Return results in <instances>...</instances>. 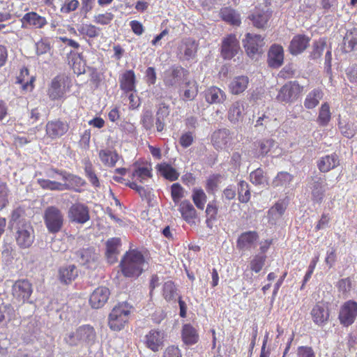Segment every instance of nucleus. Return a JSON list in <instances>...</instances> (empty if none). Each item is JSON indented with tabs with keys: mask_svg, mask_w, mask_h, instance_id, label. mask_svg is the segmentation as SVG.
Returning <instances> with one entry per match:
<instances>
[{
	"mask_svg": "<svg viewBox=\"0 0 357 357\" xmlns=\"http://www.w3.org/2000/svg\"><path fill=\"white\" fill-rule=\"evenodd\" d=\"M270 15L266 13L253 14L250 16L255 26L257 28H264L269 20Z\"/></svg>",
	"mask_w": 357,
	"mask_h": 357,
	"instance_id": "nucleus-53",
	"label": "nucleus"
},
{
	"mask_svg": "<svg viewBox=\"0 0 357 357\" xmlns=\"http://www.w3.org/2000/svg\"><path fill=\"white\" fill-rule=\"evenodd\" d=\"M51 50V44L47 38H42L36 43V51L38 55L45 54Z\"/></svg>",
	"mask_w": 357,
	"mask_h": 357,
	"instance_id": "nucleus-57",
	"label": "nucleus"
},
{
	"mask_svg": "<svg viewBox=\"0 0 357 357\" xmlns=\"http://www.w3.org/2000/svg\"><path fill=\"white\" fill-rule=\"evenodd\" d=\"M24 75H29V70L26 68L21 71L20 76L18 77V82L22 84V88L24 91H31L34 87L33 82L35 81V78L31 77L29 79L25 81L24 78H22Z\"/></svg>",
	"mask_w": 357,
	"mask_h": 357,
	"instance_id": "nucleus-54",
	"label": "nucleus"
},
{
	"mask_svg": "<svg viewBox=\"0 0 357 357\" xmlns=\"http://www.w3.org/2000/svg\"><path fill=\"white\" fill-rule=\"evenodd\" d=\"M162 296L164 298L169 301H176V299L180 296L178 293V289L172 281H167L165 282L162 289Z\"/></svg>",
	"mask_w": 357,
	"mask_h": 357,
	"instance_id": "nucleus-43",
	"label": "nucleus"
},
{
	"mask_svg": "<svg viewBox=\"0 0 357 357\" xmlns=\"http://www.w3.org/2000/svg\"><path fill=\"white\" fill-rule=\"evenodd\" d=\"M142 269H118L116 272V278H136L142 273Z\"/></svg>",
	"mask_w": 357,
	"mask_h": 357,
	"instance_id": "nucleus-63",
	"label": "nucleus"
},
{
	"mask_svg": "<svg viewBox=\"0 0 357 357\" xmlns=\"http://www.w3.org/2000/svg\"><path fill=\"white\" fill-rule=\"evenodd\" d=\"M82 344L92 345L94 344L96 334L93 327L89 325H84L78 328Z\"/></svg>",
	"mask_w": 357,
	"mask_h": 357,
	"instance_id": "nucleus-36",
	"label": "nucleus"
},
{
	"mask_svg": "<svg viewBox=\"0 0 357 357\" xmlns=\"http://www.w3.org/2000/svg\"><path fill=\"white\" fill-rule=\"evenodd\" d=\"M245 114L244 102L241 100H237L234 102L229 107L227 118L231 123L235 124L243 121Z\"/></svg>",
	"mask_w": 357,
	"mask_h": 357,
	"instance_id": "nucleus-19",
	"label": "nucleus"
},
{
	"mask_svg": "<svg viewBox=\"0 0 357 357\" xmlns=\"http://www.w3.org/2000/svg\"><path fill=\"white\" fill-rule=\"evenodd\" d=\"M105 256L109 264H113L118 261L119 255V248L121 246V241L120 238H110L106 241Z\"/></svg>",
	"mask_w": 357,
	"mask_h": 357,
	"instance_id": "nucleus-16",
	"label": "nucleus"
},
{
	"mask_svg": "<svg viewBox=\"0 0 357 357\" xmlns=\"http://www.w3.org/2000/svg\"><path fill=\"white\" fill-rule=\"evenodd\" d=\"M114 14L109 12L98 14L94 16L93 21L98 24L107 25L111 23L114 19Z\"/></svg>",
	"mask_w": 357,
	"mask_h": 357,
	"instance_id": "nucleus-61",
	"label": "nucleus"
},
{
	"mask_svg": "<svg viewBox=\"0 0 357 357\" xmlns=\"http://www.w3.org/2000/svg\"><path fill=\"white\" fill-rule=\"evenodd\" d=\"M340 165V158L335 153L322 156L317 162L319 170L322 173H327L335 169Z\"/></svg>",
	"mask_w": 357,
	"mask_h": 357,
	"instance_id": "nucleus-15",
	"label": "nucleus"
},
{
	"mask_svg": "<svg viewBox=\"0 0 357 357\" xmlns=\"http://www.w3.org/2000/svg\"><path fill=\"white\" fill-rule=\"evenodd\" d=\"M344 44L347 45L350 50H353L357 45V28H353L347 32L344 37Z\"/></svg>",
	"mask_w": 357,
	"mask_h": 357,
	"instance_id": "nucleus-52",
	"label": "nucleus"
},
{
	"mask_svg": "<svg viewBox=\"0 0 357 357\" xmlns=\"http://www.w3.org/2000/svg\"><path fill=\"white\" fill-rule=\"evenodd\" d=\"M37 183L39 186L46 190L51 191H63L70 190V185L66 183H60L56 181H52L45 178H38Z\"/></svg>",
	"mask_w": 357,
	"mask_h": 357,
	"instance_id": "nucleus-32",
	"label": "nucleus"
},
{
	"mask_svg": "<svg viewBox=\"0 0 357 357\" xmlns=\"http://www.w3.org/2000/svg\"><path fill=\"white\" fill-rule=\"evenodd\" d=\"M204 98L209 104H221L225 101L227 95L219 87L212 86L205 90Z\"/></svg>",
	"mask_w": 357,
	"mask_h": 357,
	"instance_id": "nucleus-28",
	"label": "nucleus"
},
{
	"mask_svg": "<svg viewBox=\"0 0 357 357\" xmlns=\"http://www.w3.org/2000/svg\"><path fill=\"white\" fill-rule=\"evenodd\" d=\"M70 126L67 121L60 119L47 121L45 126V132L47 137L56 139L66 135L69 130Z\"/></svg>",
	"mask_w": 357,
	"mask_h": 357,
	"instance_id": "nucleus-8",
	"label": "nucleus"
},
{
	"mask_svg": "<svg viewBox=\"0 0 357 357\" xmlns=\"http://www.w3.org/2000/svg\"><path fill=\"white\" fill-rule=\"evenodd\" d=\"M220 178V174H213L208 178L206 183V189L208 193H213L214 191L216 190Z\"/></svg>",
	"mask_w": 357,
	"mask_h": 357,
	"instance_id": "nucleus-58",
	"label": "nucleus"
},
{
	"mask_svg": "<svg viewBox=\"0 0 357 357\" xmlns=\"http://www.w3.org/2000/svg\"><path fill=\"white\" fill-rule=\"evenodd\" d=\"M310 38L304 34H297L291 39L289 51L293 55L302 53L309 46Z\"/></svg>",
	"mask_w": 357,
	"mask_h": 357,
	"instance_id": "nucleus-20",
	"label": "nucleus"
},
{
	"mask_svg": "<svg viewBox=\"0 0 357 357\" xmlns=\"http://www.w3.org/2000/svg\"><path fill=\"white\" fill-rule=\"evenodd\" d=\"M187 73V70L181 66H172L165 73L164 83L167 86H176L181 77Z\"/></svg>",
	"mask_w": 357,
	"mask_h": 357,
	"instance_id": "nucleus-24",
	"label": "nucleus"
},
{
	"mask_svg": "<svg viewBox=\"0 0 357 357\" xmlns=\"http://www.w3.org/2000/svg\"><path fill=\"white\" fill-rule=\"evenodd\" d=\"M184 193L183 188L178 183L172 185L171 197L174 204H177L180 202L181 199L184 197Z\"/></svg>",
	"mask_w": 357,
	"mask_h": 357,
	"instance_id": "nucleus-55",
	"label": "nucleus"
},
{
	"mask_svg": "<svg viewBox=\"0 0 357 357\" xmlns=\"http://www.w3.org/2000/svg\"><path fill=\"white\" fill-rule=\"evenodd\" d=\"M310 185L311 199L314 204H321L325 198L326 186L327 183L321 177L312 178Z\"/></svg>",
	"mask_w": 357,
	"mask_h": 357,
	"instance_id": "nucleus-13",
	"label": "nucleus"
},
{
	"mask_svg": "<svg viewBox=\"0 0 357 357\" xmlns=\"http://www.w3.org/2000/svg\"><path fill=\"white\" fill-rule=\"evenodd\" d=\"M110 292L108 288L100 287L96 289L91 294L89 303L93 308L99 309L107 303Z\"/></svg>",
	"mask_w": 357,
	"mask_h": 357,
	"instance_id": "nucleus-18",
	"label": "nucleus"
},
{
	"mask_svg": "<svg viewBox=\"0 0 357 357\" xmlns=\"http://www.w3.org/2000/svg\"><path fill=\"white\" fill-rule=\"evenodd\" d=\"M73 86L71 78L66 74H59L54 77L47 89V96L52 100H65L67 93Z\"/></svg>",
	"mask_w": 357,
	"mask_h": 357,
	"instance_id": "nucleus-1",
	"label": "nucleus"
},
{
	"mask_svg": "<svg viewBox=\"0 0 357 357\" xmlns=\"http://www.w3.org/2000/svg\"><path fill=\"white\" fill-rule=\"evenodd\" d=\"M249 78L245 75L235 77L229 84V91L233 95L242 93L248 88Z\"/></svg>",
	"mask_w": 357,
	"mask_h": 357,
	"instance_id": "nucleus-31",
	"label": "nucleus"
},
{
	"mask_svg": "<svg viewBox=\"0 0 357 357\" xmlns=\"http://www.w3.org/2000/svg\"><path fill=\"white\" fill-rule=\"evenodd\" d=\"M198 93V84L195 80H188L181 89L180 96L183 100H194Z\"/></svg>",
	"mask_w": 357,
	"mask_h": 357,
	"instance_id": "nucleus-30",
	"label": "nucleus"
},
{
	"mask_svg": "<svg viewBox=\"0 0 357 357\" xmlns=\"http://www.w3.org/2000/svg\"><path fill=\"white\" fill-rule=\"evenodd\" d=\"M182 338L185 344L192 345L199 339L196 330L190 325H184L182 331Z\"/></svg>",
	"mask_w": 357,
	"mask_h": 357,
	"instance_id": "nucleus-44",
	"label": "nucleus"
},
{
	"mask_svg": "<svg viewBox=\"0 0 357 357\" xmlns=\"http://www.w3.org/2000/svg\"><path fill=\"white\" fill-rule=\"evenodd\" d=\"M69 221L77 224H84L90 219L89 207L82 203L73 204L68 209Z\"/></svg>",
	"mask_w": 357,
	"mask_h": 357,
	"instance_id": "nucleus-7",
	"label": "nucleus"
},
{
	"mask_svg": "<svg viewBox=\"0 0 357 357\" xmlns=\"http://www.w3.org/2000/svg\"><path fill=\"white\" fill-rule=\"evenodd\" d=\"M198 45L194 39L187 38L183 40L178 47V54L181 59L190 60L195 56Z\"/></svg>",
	"mask_w": 357,
	"mask_h": 357,
	"instance_id": "nucleus-27",
	"label": "nucleus"
},
{
	"mask_svg": "<svg viewBox=\"0 0 357 357\" xmlns=\"http://www.w3.org/2000/svg\"><path fill=\"white\" fill-rule=\"evenodd\" d=\"M43 220L47 231L50 234H57L63 226V215L56 206H48L44 212Z\"/></svg>",
	"mask_w": 357,
	"mask_h": 357,
	"instance_id": "nucleus-4",
	"label": "nucleus"
},
{
	"mask_svg": "<svg viewBox=\"0 0 357 357\" xmlns=\"http://www.w3.org/2000/svg\"><path fill=\"white\" fill-rule=\"evenodd\" d=\"M323 97L324 92L321 89H314L306 96L304 100V107L307 109L315 108Z\"/></svg>",
	"mask_w": 357,
	"mask_h": 357,
	"instance_id": "nucleus-35",
	"label": "nucleus"
},
{
	"mask_svg": "<svg viewBox=\"0 0 357 357\" xmlns=\"http://www.w3.org/2000/svg\"><path fill=\"white\" fill-rule=\"evenodd\" d=\"M231 140L229 130L223 128L215 131L211 136V142L215 149H223Z\"/></svg>",
	"mask_w": 357,
	"mask_h": 357,
	"instance_id": "nucleus-22",
	"label": "nucleus"
},
{
	"mask_svg": "<svg viewBox=\"0 0 357 357\" xmlns=\"http://www.w3.org/2000/svg\"><path fill=\"white\" fill-rule=\"evenodd\" d=\"M34 241V231L30 225L24 224L17 231L16 242L21 248H29Z\"/></svg>",
	"mask_w": 357,
	"mask_h": 357,
	"instance_id": "nucleus-12",
	"label": "nucleus"
},
{
	"mask_svg": "<svg viewBox=\"0 0 357 357\" xmlns=\"http://www.w3.org/2000/svg\"><path fill=\"white\" fill-rule=\"evenodd\" d=\"M84 172L86 177L88 178L91 184L96 188H100V182L96 173V170L92 163L88 160L84 164Z\"/></svg>",
	"mask_w": 357,
	"mask_h": 357,
	"instance_id": "nucleus-46",
	"label": "nucleus"
},
{
	"mask_svg": "<svg viewBox=\"0 0 357 357\" xmlns=\"http://www.w3.org/2000/svg\"><path fill=\"white\" fill-rule=\"evenodd\" d=\"M192 199L197 208L203 210L207 200V197L202 188H194Z\"/></svg>",
	"mask_w": 357,
	"mask_h": 357,
	"instance_id": "nucleus-47",
	"label": "nucleus"
},
{
	"mask_svg": "<svg viewBox=\"0 0 357 357\" xmlns=\"http://www.w3.org/2000/svg\"><path fill=\"white\" fill-rule=\"evenodd\" d=\"M98 156L102 163L109 167H114L119 160L118 153L108 149H101L99 151Z\"/></svg>",
	"mask_w": 357,
	"mask_h": 357,
	"instance_id": "nucleus-33",
	"label": "nucleus"
},
{
	"mask_svg": "<svg viewBox=\"0 0 357 357\" xmlns=\"http://www.w3.org/2000/svg\"><path fill=\"white\" fill-rule=\"evenodd\" d=\"M157 169L166 179L174 181L178 178L179 173L171 165L162 162L157 165Z\"/></svg>",
	"mask_w": 357,
	"mask_h": 357,
	"instance_id": "nucleus-38",
	"label": "nucleus"
},
{
	"mask_svg": "<svg viewBox=\"0 0 357 357\" xmlns=\"http://www.w3.org/2000/svg\"><path fill=\"white\" fill-rule=\"evenodd\" d=\"M311 316L314 324L322 326L327 323L329 318V311L324 303H318L311 310Z\"/></svg>",
	"mask_w": 357,
	"mask_h": 357,
	"instance_id": "nucleus-26",
	"label": "nucleus"
},
{
	"mask_svg": "<svg viewBox=\"0 0 357 357\" xmlns=\"http://www.w3.org/2000/svg\"><path fill=\"white\" fill-rule=\"evenodd\" d=\"M240 50L239 42L236 35L229 34L222 39L220 54L224 59H231Z\"/></svg>",
	"mask_w": 357,
	"mask_h": 357,
	"instance_id": "nucleus-9",
	"label": "nucleus"
},
{
	"mask_svg": "<svg viewBox=\"0 0 357 357\" xmlns=\"http://www.w3.org/2000/svg\"><path fill=\"white\" fill-rule=\"evenodd\" d=\"M130 306L127 303H121L114 307L108 318L109 328L113 331H121L128 321Z\"/></svg>",
	"mask_w": 357,
	"mask_h": 357,
	"instance_id": "nucleus-3",
	"label": "nucleus"
},
{
	"mask_svg": "<svg viewBox=\"0 0 357 357\" xmlns=\"http://www.w3.org/2000/svg\"><path fill=\"white\" fill-rule=\"evenodd\" d=\"M294 176L287 172H280L273 180L274 187L287 186L293 181Z\"/></svg>",
	"mask_w": 357,
	"mask_h": 357,
	"instance_id": "nucleus-48",
	"label": "nucleus"
},
{
	"mask_svg": "<svg viewBox=\"0 0 357 357\" xmlns=\"http://www.w3.org/2000/svg\"><path fill=\"white\" fill-rule=\"evenodd\" d=\"M21 22L22 28L43 29L47 24L46 18L34 11L25 13L21 19Z\"/></svg>",
	"mask_w": 357,
	"mask_h": 357,
	"instance_id": "nucleus-14",
	"label": "nucleus"
},
{
	"mask_svg": "<svg viewBox=\"0 0 357 357\" xmlns=\"http://www.w3.org/2000/svg\"><path fill=\"white\" fill-rule=\"evenodd\" d=\"M141 124L146 130H151L153 128V116L151 110H145L141 117Z\"/></svg>",
	"mask_w": 357,
	"mask_h": 357,
	"instance_id": "nucleus-56",
	"label": "nucleus"
},
{
	"mask_svg": "<svg viewBox=\"0 0 357 357\" xmlns=\"http://www.w3.org/2000/svg\"><path fill=\"white\" fill-rule=\"evenodd\" d=\"M238 198L241 203H248L251 197L249 185L245 181H241L238 187Z\"/></svg>",
	"mask_w": 357,
	"mask_h": 357,
	"instance_id": "nucleus-49",
	"label": "nucleus"
},
{
	"mask_svg": "<svg viewBox=\"0 0 357 357\" xmlns=\"http://www.w3.org/2000/svg\"><path fill=\"white\" fill-rule=\"evenodd\" d=\"M275 141L272 139H262L254 143V150L258 156L267 155L273 147Z\"/></svg>",
	"mask_w": 357,
	"mask_h": 357,
	"instance_id": "nucleus-37",
	"label": "nucleus"
},
{
	"mask_svg": "<svg viewBox=\"0 0 357 357\" xmlns=\"http://www.w3.org/2000/svg\"><path fill=\"white\" fill-rule=\"evenodd\" d=\"M284 61V50L280 45H273L268 53V66L273 68L280 67Z\"/></svg>",
	"mask_w": 357,
	"mask_h": 357,
	"instance_id": "nucleus-23",
	"label": "nucleus"
},
{
	"mask_svg": "<svg viewBox=\"0 0 357 357\" xmlns=\"http://www.w3.org/2000/svg\"><path fill=\"white\" fill-rule=\"evenodd\" d=\"M53 174H58L61 176L62 179L70 185V190L74 188L75 191L79 192V190L75 188H80L85 185V181L80 176L70 174L65 170L59 169L54 167H52L49 169L47 176L53 178Z\"/></svg>",
	"mask_w": 357,
	"mask_h": 357,
	"instance_id": "nucleus-10",
	"label": "nucleus"
},
{
	"mask_svg": "<svg viewBox=\"0 0 357 357\" xmlns=\"http://www.w3.org/2000/svg\"><path fill=\"white\" fill-rule=\"evenodd\" d=\"M178 211L183 219L190 225H195L197 218V211L193 205L188 200L180 202Z\"/></svg>",
	"mask_w": 357,
	"mask_h": 357,
	"instance_id": "nucleus-25",
	"label": "nucleus"
},
{
	"mask_svg": "<svg viewBox=\"0 0 357 357\" xmlns=\"http://www.w3.org/2000/svg\"><path fill=\"white\" fill-rule=\"evenodd\" d=\"M164 333L161 331L151 330L145 337L146 345L153 351H157L162 347Z\"/></svg>",
	"mask_w": 357,
	"mask_h": 357,
	"instance_id": "nucleus-29",
	"label": "nucleus"
},
{
	"mask_svg": "<svg viewBox=\"0 0 357 357\" xmlns=\"http://www.w3.org/2000/svg\"><path fill=\"white\" fill-rule=\"evenodd\" d=\"M304 91V86L298 81H287L278 90L275 99L278 102L291 104L298 100Z\"/></svg>",
	"mask_w": 357,
	"mask_h": 357,
	"instance_id": "nucleus-2",
	"label": "nucleus"
},
{
	"mask_svg": "<svg viewBox=\"0 0 357 357\" xmlns=\"http://www.w3.org/2000/svg\"><path fill=\"white\" fill-rule=\"evenodd\" d=\"M64 341L70 347H75L82 344L78 329L66 335Z\"/></svg>",
	"mask_w": 357,
	"mask_h": 357,
	"instance_id": "nucleus-60",
	"label": "nucleus"
},
{
	"mask_svg": "<svg viewBox=\"0 0 357 357\" xmlns=\"http://www.w3.org/2000/svg\"><path fill=\"white\" fill-rule=\"evenodd\" d=\"M9 190L6 182L0 179V206L5 207L8 203Z\"/></svg>",
	"mask_w": 357,
	"mask_h": 357,
	"instance_id": "nucleus-62",
	"label": "nucleus"
},
{
	"mask_svg": "<svg viewBox=\"0 0 357 357\" xmlns=\"http://www.w3.org/2000/svg\"><path fill=\"white\" fill-rule=\"evenodd\" d=\"M243 42L245 50L250 58H254L263 53L262 47L265 43L264 38L260 35L248 33Z\"/></svg>",
	"mask_w": 357,
	"mask_h": 357,
	"instance_id": "nucleus-6",
	"label": "nucleus"
},
{
	"mask_svg": "<svg viewBox=\"0 0 357 357\" xmlns=\"http://www.w3.org/2000/svg\"><path fill=\"white\" fill-rule=\"evenodd\" d=\"M331 120V112L330 109V105L328 102H324L321 104L319 109V114L317 118V122L319 126L325 127L328 125Z\"/></svg>",
	"mask_w": 357,
	"mask_h": 357,
	"instance_id": "nucleus-40",
	"label": "nucleus"
},
{
	"mask_svg": "<svg viewBox=\"0 0 357 357\" xmlns=\"http://www.w3.org/2000/svg\"><path fill=\"white\" fill-rule=\"evenodd\" d=\"M220 15L222 20L230 24L238 26L241 24L240 16L234 9L223 8L220 10Z\"/></svg>",
	"mask_w": 357,
	"mask_h": 357,
	"instance_id": "nucleus-42",
	"label": "nucleus"
},
{
	"mask_svg": "<svg viewBox=\"0 0 357 357\" xmlns=\"http://www.w3.org/2000/svg\"><path fill=\"white\" fill-rule=\"evenodd\" d=\"M151 172V167L139 166L132 171L130 177L132 179L137 178L141 183H143L152 176Z\"/></svg>",
	"mask_w": 357,
	"mask_h": 357,
	"instance_id": "nucleus-45",
	"label": "nucleus"
},
{
	"mask_svg": "<svg viewBox=\"0 0 357 357\" xmlns=\"http://www.w3.org/2000/svg\"><path fill=\"white\" fill-rule=\"evenodd\" d=\"M78 275L77 269H59V278L64 284H69Z\"/></svg>",
	"mask_w": 357,
	"mask_h": 357,
	"instance_id": "nucleus-50",
	"label": "nucleus"
},
{
	"mask_svg": "<svg viewBox=\"0 0 357 357\" xmlns=\"http://www.w3.org/2000/svg\"><path fill=\"white\" fill-rule=\"evenodd\" d=\"M205 213L206 216V222L208 225L209 222L217 220L218 206L215 200H213L207 204Z\"/></svg>",
	"mask_w": 357,
	"mask_h": 357,
	"instance_id": "nucleus-51",
	"label": "nucleus"
},
{
	"mask_svg": "<svg viewBox=\"0 0 357 357\" xmlns=\"http://www.w3.org/2000/svg\"><path fill=\"white\" fill-rule=\"evenodd\" d=\"M148 251L145 249L132 248L123 255L119 266L121 268H139L144 265Z\"/></svg>",
	"mask_w": 357,
	"mask_h": 357,
	"instance_id": "nucleus-5",
	"label": "nucleus"
},
{
	"mask_svg": "<svg viewBox=\"0 0 357 357\" xmlns=\"http://www.w3.org/2000/svg\"><path fill=\"white\" fill-rule=\"evenodd\" d=\"M79 5L78 0H65L61 7V12L63 13H70L77 10Z\"/></svg>",
	"mask_w": 357,
	"mask_h": 357,
	"instance_id": "nucleus-64",
	"label": "nucleus"
},
{
	"mask_svg": "<svg viewBox=\"0 0 357 357\" xmlns=\"http://www.w3.org/2000/svg\"><path fill=\"white\" fill-rule=\"evenodd\" d=\"M357 317V303L349 301L344 303L339 312L340 324L344 326L351 325Z\"/></svg>",
	"mask_w": 357,
	"mask_h": 357,
	"instance_id": "nucleus-11",
	"label": "nucleus"
},
{
	"mask_svg": "<svg viewBox=\"0 0 357 357\" xmlns=\"http://www.w3.org/2000/svg\"><path fill=\"white\" fill-rule=\"evenodd\" d=\"M258 237V234L255 231L243 232L237 240V248L241 250L248 249L257 240Z\"/></svg>",
	"mask_w": 357,
	"mask_h": 357,
	"instance_id": "nucleus-34",
	"label": "nucleus"
},
{
	"mask_svg": "<svg viewBox=\"0 0 357 357\" xmlns=\"http://www.w3.org/2000/svg\"><path fill=\"white\" fill-rule=\"evenodd\" d=\"M13 295L19 301L24 302L28 300L32 293L31 283L26 280L17 281L13 285Z\"/></svg>",
	"mask_w": 357,
	"mask_h": 357,
	"instance_id": "nucleus-21",
	"label": "nucleus"
},
{
	"mask_svg": "<svg viewBox=\"0 0 357 357\" xmlns=\"http://www.w3.org/2000/svg\"><path fill=\"white\" fill-rule=\"evenodd\" d=\"M119 86L123 93L128 94L130 92H137L136 77L132 70H126L119 77Z\"/></svg>",
	"mask_w": 357,
	"mask_h": 357,
	"instance_id": "nucleus-17",
	"label": "nucleus"
},
{
	"mask_svg": "<svg viewBox=\"0 0 357 357\" xmlns=\"http://www.w3.org/2000/svg\"><path fill=\"white\" fill-rule=\"evenodd\" d=\"M169 115V109L165 104L160 105L156 112L155 127L158 132H161L165 127V120Z\"/></svg>",
	"mask_w": 357,
	"mask_h": 357,
	"instance_id": "nucleus-39",
	"label": "nucleus"
},
{
	"mask_svg": "<svg viewBox=\"0 0 357 357\" xmlns=\"http://www.w3.org/2000/svg\"><path fill=\"white\" fill-rule=\"evenodd\" d=\"M250 181L255 185H264L268 183V177L264 170L259 167L250 172Z\"/></svg>",
	"mask_w": 357,
	"mask_h": 357,
	"instance_id": "nucleus-41",
	"label": "nucleus"
},
{
	"mask_svg": "<svg viewBox=\"0 0 357 357\" xmlns=\"http://www.w3.org/2000/svg\"><path fill=\"white\" fill-rule=\"evenodd\" d=\"M98 28H97L95 25L93 24H83L79 29V31L83 34L86 35L89 38H96L98 36Z\"/></svg>",
	"mask_w": 357,
	"mask_h": 357,
	"instance_id": "nucleus-59",
	"label": "nucleus"
}]
</instances>
